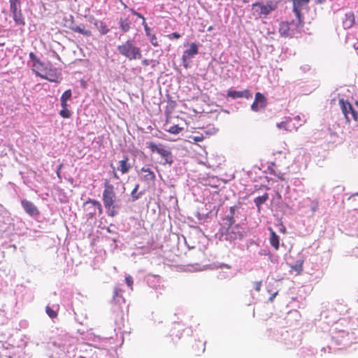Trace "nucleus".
<instances>
[{"label":"nucleus","mask_w":358,"mask_h":358,"mask_svg":"<svg viewBox=\"0 0 358 358\" xmlns=\"http://www.w3.org/2000/svg\"><path fill=\"white\" fill-rule=\"evenodd\" d=\"M190 138L194 142H201L203 140L204 136L202 134L191 136Z\"/></svg>","instance_id":"36"},{"label":"nucleus","mask_w":358,"mask_h":358,"mask_svg":"<svg viewBox=\"0 0 358 358\" xmlns=\"http://www.w3.org/2000/svg\"><path fill=\"white\" fill-rule=\"evenodd\" d=\"M220 240L229 242L242 239L245 235V231L240 224L229 227H222L220 230Z\"/></svg>","instance_id":"2"},{"label":"nucleus","mask_w":358,"mask_h":358,"mask_svg":"<svg viewBox=\"0 0 358 358\" xmlns=\"http://www.w3.org/2000/svg\"><path fill=\"white\" fill-rule=\"evenodd\" d=\"M21 204L24 211L30 216H35L39 214L38 208L32 202L27 199H22Z\"/></svg>","instance_id":"12"},{"label":"nucleus","mask_w":358,"mask_h":358,"mask_svg":"<svg viewBox=\"0 0 358 358\" xmlns=\"http://www.w3.org/2000/svg\"><path fill=\"white\" fill-rule=\"evenodd\" d=\"M77 29L76 32L79 33L85 36H91L92 32L89 29H85V27H79L78 28H76Z\"/></svg>","instance_id":"29"},{"label":"nucleus","mask_w":358,"mask_h":358,"mask_svg":"<svg viewBox=\"0 0 358 358\" xmlns=\"http://www.w3.org/2000/svg\"><path fill=\"white\" fill-rule=\"evenodd\" d=\"M36 74L42 78L46 79L50 82L58 83L59 76L56 72V69H50L49 70H42V67H40V70L36 71Z\"/></svg>","instance_id":"8"},{"label":"nucleus","mask_w":358,"mask_h":358,"mask_svg":"<svg viewBox=\"0 0 358 358\" xmlns=\"http://www.w3.org/2000/svg\"><path fill=\"white\" fill-rule=\"evenodd\" d=\"M128 157H125L124 159L120 161V166L118 169L122 172V173L124 174L129 172L131 166L128 163Z\"/></svg>","instance_id":"23"},{"label":"nucleus","mask_w":358,"mask_h":358,"mask_svg":"<svg viewBox=\"0 0 358 358\" xmlns=\"http://www.w3.org/2000/svg\"><path fill=\"white\" fill-rule=\"evenodd\" d=\"M301 25V19L296 21L282 22L280 24L279 33L283 37H293L299 32V27Z\"/></svg>","instance_id":"4"},{"label":"nucleus","mask_w":358,"mask_h":358,"mask_svg":"<svg viewBox=\"0 0 358 358\" xmlns=\"http://www.w3.org/2000/svg\"><path fill=\"white\" fill-rule=\"evenodd\" d=\"M268 199V194L264 193L262 196H257L255 199L254 202L257 208V211L260 212L262 204L264 203Z\"/></svg>","instance_id":"24"},{"label":"nucleus","mask_w":358,"mask_h":358,"mask_svg":"<svg viewBox=\"0 0 358 358\" xmlns=\"http://www.w3.org/2000/svg\"><path fill=\"white\" fill-rule=\"evenodd\" d=\"M182 128L178 125L171 126L167 131L173 134H178L182 131Z\"/></svg>","instance_id":"31"},{"label":"nucleus","mask_w":358,"mask_h":358,"mask_svg":"<svg viewBox=\"0 0 358 358\" xmlns=\"http://www.w3.org/2000/svg\"><path fill=\"white\" fill-rule=\"evenodd\" d=\"M270 243L275 249L279 248V236L271 229Z\"/></svg>","instance_id":"25"},{"label":"nucleus","mask_w":358,"mask_h":358,"mask_svg":"<svg viewBox=\"0 0 358 358\" xmlns=\"http://www.w3.org/2000/svg\"><path fill=\"white\" fill-rule=\"evenodd\" d=\"M71 90H67L62 94L60 98L62 107H67V101L71 99Z\"/></svg>","instance_id":"26"},{"label":"nucleus","mask_w":358,"mask_h":358,"mask_svg":"<svg viewBox=\"0 0 358 358\" xmlns=\"http://www.w3.org/2000/svg\"><path fill=\"white\" fill-rule=\"evenodd\" d=\"M254 288L256 291L259 292L261 289L262 281H256L254 283Z\"/></svg>","instance_id":"37"},{"label":"nucleus","mask_w":358,"mask_h":358,"mask_svg":"<svg viewBox=\"0 0 358 358\" xmlns=\"http://www.w3.org/2000/svg\"><path fill=\"white\" fill-rule=\"evenodd\" d=\"M185 238V244L187 245V247L189 248H194L196 246L194 244H192V242H191V235L188 236V238Z\"/></svg>","instance_id":"35"},{"label":"nucleus","mask_w":358,"mask_h":358,"mask_svg":"<svg viewBox=\"0 0 358 358\" xmlns=\"http://www.w3.org/2000/svg\"><path fill=\"white\" fill-rule=\"evenodd\" d=\"M148 37L150 38V41L152 45H154L155 47L159 45L157 38L155 35L150 34V36H148Z\"/></svg>","instance_id":"34"},{"label":"nucleus","mask_w":358,"mask_h":358,"mask_svg":"<svg viewBox=\"0 0 358 358\" xmlns=\"http://www.w3.org/2000/svg\"><path fill=\"white\" fill-rule=\"evenodd\" d=\"M131 12L138 17L141 18L143 20V22L145 21V17L141 13L135 11L134 10H131Z\"/></svg>","instance_id":"40"},{"label":"nucleus","mask_w":358,"mask_h":358,"mask_svg":"<svg viewBox=\"0 0 358 358\" xmlns=\"http://www.w3.org/2000/svg\"><path fill=\"white\" fill-rule=\"evenodd\" d=\"M198 54V47L195 43H192L189 49L186 50L182 55V60L183 66L187 68L189 60Z\"/></svg>","instance_id":"10"},{"label":"nucleus","mask_w":358,"mask_h":358,"mask_svg":"<svg viewBox=\"0 0 358 358\" xmlns=\"http://www.w3.org/2000/svg\"><path fill=\"white\" fill-rule=\"evenodd\" d=\"M114 306H118V309H114L115 312H124V308H127L125 300L122 297V290L118 287H115L114 289L113 295Z\"/></svg>","instance_id":"9"},{"label":"nucleus","mask_w":358,"mask_h":358,"mask_svg":"<svg viewBox=\"0 0 358 358\" xmlns=\"http://www.w3.org/2000/svg\"><path fill=\"white\" fill-rule=\"evenodd\" d=\"M125 282H126L127 285L132 290L133 289L132 286H133V283H134L133 278L130 275H127L125 277Z\"/></svg>","instance_id":"33"},{"label":"nucleus","mask_w":358,"mask_h":358,"mask_svg":"<svg viewBox=\"0 0 358 358\" xmlns=\"http://www.w3.org/2000/svg\"><path fill=\"white\" fill-rule=\"evenodd\" d=\"M143 25L144 27V29H145V34L146 35L148 36H150V28L148 27L147 23L145 22V21L143 22Z\"/></svg>","instance_id":"38"},{"label":"nucleus","mask_w":358,"mask_h":358,"mask_svg":"<svg viewBox=\"0 0 358 358\" xmlns=\"http://www.w3.org/2000/svg\"><path fill=\"white\" fill-rule=\"evenodd\" d=\"M355 23V15L352 12H349L345 14V19L343 21V24L345 29H349L353 26Z\"/></svg>","instance_id":"18"},{"label":"nucleus","mask_w":358,"mask_h":358,"mask_svg":"<svg viewBox=\"0 0 358 358\" xmlns=\"http://www.w3.org/2000/svg\"><path fill=\"white\" fill-rule=\"evenodd\" d=\"M141 171L145 173L143 176V180L146 182H153L155 180V174L149 168L143 167Z\"/></svg>","instance_id":"19"},{"label":"nucleus","mask_w":358,"mask_h":358,"mask_svg":"<svg viewBox=\"0 0 358 358\" xmlns=\"http://www.w3.org/2000/svg\"><path fill=\"white\" fill-rule=\"evenodd\" d=\"M119 25L123 32H127L131 28V21L128 17H120Z\"/></svg>","instance_id":"21"},{"label":"nucleus","mask_w":358,"mask_h":358,"mask_svg":"<svg viewBox=\"0 0 358 358\" xmlns=\"http://www.w3.org/2000/svg\"><path fill=\"white\" fill-rule=\"evenodd\" d=\"M92 20L94 21L93 23L94 26L98 29L101 34H106L108 32L109 29L107 28V26L104 22L95 20L94 17H92Z\"/></svg>","instance_id":"22"},{"label":"nucleus","mask_w":358,"mask_h":358,"mask_svg":"<svg viewBox=\"0 0 358 358\" xmlns=\"http://www.w3.org/2000/svg\"><path fill=\"white\" fill-rule=\"evenodd\" d=\"M46 313H56L53 310H52L49 306L46 307Z\"/></svg>","instance_id":"43"},{"label":"nucleus","mask_w":358,"mask_h":358,"mask_svg":"<svg viewBox=\"0 0 358 358\" xmlns=\"http://www.w3.org/2000/svg\"><path fill=\"white\" fill-rule=\"evenodd\" d=\"M148 147L151 150L152 152H157L164 159L165 162L164 164L173 163L171 152L169 150L166 149L163 145H157L153 142L148 143Z\"/></svg>","instance_id":"5"},{"label":"nucleus","mask_w":358,"mask_h":358,"mask_svg":"<svg viewBox=\"0 0 358 358\" xmlns=\"http://www.w3.org/2000/svg\"><path fill=\"white\" fill-rule=\"evenodd\" d=\"M138 187H139V185L138 184L136 185L135 187L134 188V189L131 192V194L133 201H136L138 199H139L140 196L142 194L141 193L136 194V192L138 189Z\"/></svg>","instance_id":"30"},{"label":"nucleus","mask_w":358,"mask_h":358,"mask_svg":"<svg viewBox=\"0 0 358 358\" xmlns=\"http://www.w3.org/2000/svg\"><path fill=\"white\" fill-rule=\"evenodd\" d=\"M211 30H213V27L212 26H210V27H209L208 28V31H211Z\"/></svg>","instance_id":"49"},{"label":"nucleus","mask_w":358,"mask_h":358,"mask_svg":"<svg viewBox=\"0 0 358 358\" xmlns=\"http://www.w3.org/2000/svg\"><path fill=\"white\" fill-rule=\"evenodd\" d=\"M267 101L265 96L260 92L255 94V101L251 105V109L253 111H259L260 109L264 108L266 106Z\"/></svg>","instance_id":"11"},{"label":"nucleus","mask_w":358,"mask_h":358,"mask_svg":"<svg viewBox=\"0 0 358 358\" xmlns=\"http://www.w3.org/2000/svg\"><path fill=\"white\" fill-rule=\"evenodd\" d=\"M227 96L233 99H238L244 97L249 99L252 97V93L249 90H244L243 91H236L230 90L227 92Z\"/></svg>","instance_id":"14"},{"label":"nucleus","mask_w":358,"mask_h":358,"mask_svg":"<svg viewBox=\"0 0 358 358\" xmlns=\"http://www.w3.org/2000/svg\"><path fill=\"white\" fill-rule=\"evenodd\" d=\"M49 315H50V317H52H52H56L57 315H52V314H50Z\"/></svg>","instance_id":"47"},{"label":"nucleus","mask_w":358,"mask_h":358,"mask_svg":"<svg viewBox=\"0 0 358 358\" xmlns=\"http://www.w3.org/2000/svg\"><path fill=\"white\" fill-rule=\"evenodd\" d=\"M339 105L341 106L343 113L345 115L346 121L349 122L350 118L348 117V113L350 111V110H352V106L349 102L345 101L343 99L339 100Z\"/></svg>","instance_id":"16"},{"label":"nucleus","mask_w":358,"mask_h":358,"mask_svg":"<svg viewBox=\"0 0 358 358\" xmlns=\"http://www.w3.org/2000/svg\"><path fill=\"white\" fill-rule=\"evenodd\" d=\"M179 38L180 37V34H178V32H173V34H171L170 38Z\"/></svg>","instance_id":"42"},{"label":"nucleus","mask_w":358,"mask_h":358,"mask_svg":"<svg viewBox=\"0 0 358 358\" xmlns=\"http://www.w3.org/2000/svg\"><path fill=\"white\" fill-rule=\"evenodd\" d=\"M294 120H300V117L299 115H297L296 117H295Z\"/></svg>","instance_id":"50"},{"label":"nucleus","mask_w":358,"mask_h":358,"mask_svg":"<svg viewBox=\"0 0 358 358\" xmlns=\"http://www.w3.org/2000/svg\"><path fill=\"white\" fill-rule=\"evenodd\" d=\"M357 49H358V47H357Z\"/></svg>","instance_id":"52"},{"label":"nucleus","mask_w":358,"mask_h":358,"mask_svg":"<svg viewBox=\"0 0 358 358\" xmlns=\"http://www.w3.org/2000/svg\"><path fill=\"white\" fill-rule=\"evenodd\" d=\"M80 26H78L77 24H76L75 23L72 22L71 26L69 27L70 29H71L72 31L76 32L77 29L76 28H78Z\"/></svg>","instance_id":"41"},{"label":"nucleus","mask_w":358,"mask_h":358,"mask_svg":"<svg viewBox=\"0 0 358 358\" xmlns=\"http://www.w3.org/2000/svg\"><path fill=\"white\" fill-rule=\"evenodd\" d=\"M277 127L280 129H284L285 131H292L293 129H296V127L291 120H287L281 122L277 123Z\"/></svg>","instance_id":"17"},{"label":"nucleus","mask_w":358,"mask_h":358,"mask_svg":"<svg viewBox=\"0 0 358 358\" xmlns=\"http://www.w3.org/2000/svg\"><path fill=\"white\" fill-rule=\"evenodd\" d=\"M273 9L274 8L270 4L264 5L259 2H257L252 4V10H254V13L259 17L262 16L266 17Z\"/></svg>","instance_id":"7"},{"label":"nucleus","mask_w":358,"mask_h":358,"mask_svg":"<svg viewBox=\"0 0 358 358\" xmlns=\"http://www.w3.org/2000/svg\"><path fill=\"white\" fill-rule=\"evenodd\" d=\"M358 196V192H356V193H354L352 196Z\"/></svg>","instance_id":"48"},{"label":"nucleus","mask_w":358,"mask_h":358,"mask_svg":"<svg viewBox=\"0 0 358 358\" xmlns=\"http://www.w3.org/2000/svg\"><path fill=\"white\" fill-rule=\"evenodd\" d=\"M278 178L282 180H285V178H284V175L283 174H280L278 176Z\"/></svg>","instance_id":"44"},{"label":"nucleus","mask_w":358,"mask_h":358,"mask_svg":"<svg viewBox=\"0 0 358 358\" xmlns=\"http://www.w3.org/2000/svg\"><path fill=\"white\" fill-rule=\"evenodd\" d=\"M12 17L16 25H24V18L22 14V10H16V12H11Z\"/></svg>","instance_id":"20"},{"label":"nucleus","mask_w":358,"mask_h":358,"mask_svg":"<svg viewBox=\"0 0 358 358\" xmlns=\"http://www.w3.org/2000/svg\"><path fill=\"white\" fill-rule=\"evenodd\" d=\"M84 207L85 208V210L88 211V218H92L94 215H95L97 210H99V213H102V208L100 202L94 199H90L85 201L84 203Z\"/></svg>","instance_id":"6"},{"label":"nucleus","mask_w":358,"mask_h":358,"mask_svg":"<svg viewBox=\"0 0 358 358\" xmlns=\"http://www.w3.org/2000/svg\"><path fill=\"white\" fill-rule=\"evenodd\" d=\"M9 2L10 12H16V10H21L20 0H9Z\"/></svg>","instance_id":"27"},{"label":"nucleus","mask_w":358,"mask_h":358,"mask_svg":"<svg viewBox=\"0 0 358 358\" xmlns=\"http://www.w3.org/2000/svg\"><path fill=\"white\" fill-rule=\"evenodd\" d=\"M238 210L236 206H232L229 209V212L225 217L223 218L222 226V227H229L234 225L235 220L236 211Z\"/></svg>","instance_id":"13"},{"label":"nucleus","mask_w":358,"mask_h":358,"mask_svg":"<svg viewBox=\"0 0 358 358\" xmlns=\"http://www.w3.org/2000/svg\"><path fill=\"white\" fill-rule=\"evenodd\" d=\"M244 3H247L248 1V0H242Z\"/></svg>","instance_id":"51"},{"label":"nucleus","mask_w":358,"mask_h":358,"mask_svg":"<svg viewBox=\"0 0 358 358\" xmlns=\"http://www.w3.org/2000/svg\"><path fill=\"white\" fill-rule=\"evenodd\" d=\"M308 2V0H293V11L296 17L301 19V11L302 7Z\"/></svg>","instance_id":"15"},{"label":"nucleus","mask_w":358,"mask_h":358,"mask_svg":"<svg viewBox=\"0 0 358 358\" xmlns=\"http://www.w3.org/2000/svg\"><path fill=\"white\" fill-rule=\"evenodd\" d=\"M117 48L122 55L126 57L129 60L139 59L142 57L141 49L136 47L130 40L118 45Z\"/></svg>","instance_id":"3"},{"label":"nucleus","mask_w":358,"mask_h":358,"mask_svg":"<svg viewBox=\"0 0 358 358\" xmlns=\"http://www.w3.org/2000/svg\"><path fill=\"white\" fill-rule=\"evenodd\" d=\"M353 118L355 119V120L357 121L358 122V115H357V113L353 109V108L352 107V110H350Z\"/></svg>","instance_id":"39"},{"label":"nucleus","mask_w":358,"mask_h":358,"mask_svg":"<svg viewBox=\"0 0 358 358\" xmlns=\"http://www.w3.org/2000/svg\"><path fill=\"white\" fill-rule=\"evenodd\" d=\"M276 294H277V293H275L273 295H272V296H271V298H270V300L272 301Z\"/></svg>","instance_id":"45"},{"label":"nucleus","mask_w":358,"mask_h":358,"mask_svg":"<svg viewBox=\"0 0 358 358\" xmlns=\"http://www.w3.org/2000/svg\"><path fill=\"white\" fill-rule=\"evenodd\" d=\"M114 177L116 178V179H119V177L117 175V173L115 172H114Z\"/></svg>","instance_id":"46"},{"label":"nucleus","mask_w":358,"mask_h":358,"mask_svg":"<svg viewBox=\"0 0 358 358\" xmlns=\"http://www.w3.org/2000/svg\"><path fill=\"white\" fill-rule=\"evenodd\" d=\"M103 202L104 207L108 210V214L109 216L114 217L117 215L120 206L116 203V196L114 191V187L108 180H106L104 182Z\"/></svg>","instance_id":"1"},{"label":"nucleus","mask_w":358,"mask_h":358,"mask_svg":"<svg viewBox=\"0 0 358 358\" xmlns=\"http://www.w3.org/2000/svg\"><path fill=\"white\" fill-rule=\"evenodd\" d=\"M59 115L64 118H69L71 114L67 109V107H62V110H60Z\"/></svg>","instance_id":"32"},{"label":"nucleus","mask_w":358,"mask_h":358,"mask_svg":"<svg viewBox=\"0 0 358 358\" xmlns=\"http://www.w3.org/2000/svg\"><path fill=\"white\" fill-rule=\"evenodd\" d=\"M29 58L34 62V71L40 70V67H43V64L39 62L34 52L29 53Z\"/></svg>","instance_id":"28"}]
</instances>
